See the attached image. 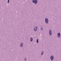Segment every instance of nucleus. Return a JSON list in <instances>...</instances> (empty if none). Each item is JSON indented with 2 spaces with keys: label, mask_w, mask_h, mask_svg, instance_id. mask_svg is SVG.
<instances>
[{
  "label": "nucleus",
  "mask_w": 61,
  "mask_h": 61,
  "mask_svg": "<svg viewBox=\"0 0 61 61\" xmlns=\"http://www.w3.org/2000/svg\"><path fill=\"white\" fill-rule=\"evenodd\" d=\"M32 1L33 3H35V4L37 3V0H33Z\"/></svg>",
  "instance_id": "f257e3e1"
},
{
  "label": "nucleus",
  "mask_w": 61,
  "mask_h": 61,
  "mask_svg": "<svg viewBox=\"0 0 61 61\" xmlns=\"http://www.w3.org/2000/svg\"><path fill=\"white\" fill-rule=\"evenodd\" d=\"M45 21L46 23H48V19L47 18H46L45 19Z\"/></svg>",
  "instance_id": "f03ea898"
},
{
  "label": "nucleus",
  "mask_w": 61,
  "mask_h": 61,
  "mask_svg": "<svg viewBox=\"0 0 61 61\" xmlns=\"http://www.w3.org/2000/svg\"><path fill=\"white\" fill-rule=\"evenodd\" d=\"M53 58H54V56H51V60H53Z\"/></svg>",
  "instance_id": "7ed1b4c3"
},
{
  "label": "nucleus",
  "mask_w": 61,
  "mask_h": 61,
  "mask_svg": "<svg viewBox=\"0 0 61 61\" xmlns=\"http://www.w3.org/2000/svg\"><path fill=\"white\" fill-rule=\"evenodd\" d=\"M52 32H51V30L49 31V33L50 35H52Z\"/></svg>",
  "instance_id": "20e7f679"
},
{
  "label": "nucleus",
  "mask_w": 61,
  "mask_h": 61,
  "mask_svg": "<svg viewBox=\"0 0 61 61\" xmlns=\"http://www.w3.org/2000/svg\"><path fill=\"white\" fill-rule=\"evenodd\" d=\"M58 37H59L60 36V33H58Z\"/></svg>",
  "instance_id": "39448f33"
},
{
  "label": "nucleus",
  "mask_w": 61,
  "mask_h": 61,
  "mask_svg": "<svg viewBox=\"0 0 61 61\" xmlns=\"http://www.w3.org/2000/svg\"><path fill=\"white\" fill-rule=\"evenodd\" d=\"M37 27H36L34 29L35 31H36V30H37Z\"/></svg>",
  "instance_id": "423d86ee"
},
{
  "label": "nucleus",
  "mask_w": 61,
  "mask_h": 61,
  "mask_svg": "<svg viewBox=\"0 0 61 61\" xmlns=\"http://www.w3.org/2000/svg\"><path fill=\"white\" fill-rule=\"evenodd\" d=\"M33 38L31 37L30 38V41L31 42H32V41H33Z\"/></svg>",
  "instance_id": "0eeeda50"
},
{
  "label": "nucleus",
  "mask_w": 61,
  "mask_h": 61,
  "mask_svg": "<svg viewBox=\"0 0 61 61\" xmlns=\"http://www.w3.org/2000/svg\"><path fill=\"white\" fill-rule=\"evenodd\" d=\"M36 42L37 43H38V39H37L36 41Z\"/></svg>",
  "instance_id": "6e6552de"
},
{
  "label": "nucleus",
  "mask_w": 61,
  "mask_h": 61,
  "mask_svg": "<svg viewBox=\"0 0 61 61\" xmlns=\"http://www.w3.org/2000/svg\"><path fill=\"white\" fill-rule=\"evenodd\" d=\"M22 44H20V46L21 47H22V46H23V43H22Z\"/></svg>",
  "instance_id": "1a4fd4ad"
},
{
  "label": "nucleus",
  "mask_w": 61,
  "mask_h": 61,
  "mask_svg": "<svg viewBox=\"0 0 61 61\" xmlns=\"http://www.w3.org/2000/svg\"><path fill=\"white\" fill-rule=\"evenodd\" d=\"M43 52H42L41 53V55H43Z\"/></svg>",
  "instance_id": "9d476101"
},
{
  "label": "nucleus",
  "mask_w": 61,
  "mask_h": 61,
  "mask_svg": "<svg viewBox=\"0 0 61 61\" xmlns=\"http://www.w3.org/2000/svg\"><path fill=\"white\" fill-rule=\"evenodd\" d=\"M9 0H8V3H9Z\"/></svg>",
  "instance_id": "9b49d317"
},
{
  "label": "nucleus",
  "mask_w": 61,
  "mask_h": 61,
  "mask_svg": "<svg viewBox=\"0 0 61 61\" xmlns=\"http://www.w3.org/2000/svg\"><path fill=\"white\" fill-rule=\"evenodd\" d=\"M25 60H26V59H25Z\"/></svg>",
  "instance_id": "f8f14e48"
}]
</instances>
